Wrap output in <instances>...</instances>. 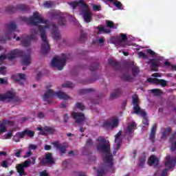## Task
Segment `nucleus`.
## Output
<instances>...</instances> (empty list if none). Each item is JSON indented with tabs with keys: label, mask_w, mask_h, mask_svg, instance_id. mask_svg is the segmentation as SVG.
<instances>
[{
	"label": "nucleus",
	"mask_w": 176,
	"mask_h": 176,
	"mask_svg": "<svg viewBox=\"0 0 176 176\" xmlns=\"http://www.w3.org/2000/svg\"><path fill=\"white\" fill-rule=\"evenodd\" d=\"M98 144L96 146V149L100 153H104L103 157V160L109 156L111 159V162H113V155L111 153V145L109 144V141L105 140L104 138H99L98 139Z\"/></svg>",
	"instance_id": "f257e3e1"
},
{
	"label": "nucleus",
	"mask_w": 176,
	"mask_h": 176,
	"mask_svg": "<svg viewBox=\"0 0 176 176\" xmlns=\"http://www.w3.org/2000/svg\"><path fill=\"white\" fill-rule=\"evenodd\" d=\"M46 28H49L47 25H38V30H39L41 38L43 41L41 44V53L43 54H47L50 52V45L47 41V36L46 35Z\"/></svg>",
	"instance_id": "f03ea898"
},
{
	"label": "nucleus",
	"mask_w": 176,
	"mask_h": 176,
	"mask_svg": "<svg viewBox=\"0 0 176 176\" xmlns=\"http://www.w3.org/2000/svg\"><path fill=\"white\" fill-rule=\"evenodd\" d=\"M56 96L60 100H69V96L65 92L59 91L58 92H54L52 89H48L43 95V98L44 101H47L48 104H52V101L47 100V98H53Z\"/></svg>",
	"instance_id": "7ed1b4c3"
},
{
	"label": "nucleus",
	"mask_w": 176,
	"mask_h": 176,
	"mask_svg": "<svg viewBox=\"0 0 176 176\" xmlns=\"http://www.w3.org/2000/svg\"><path fill=\"white\" fill-rule=\"evenodd\" d=\"M21 20L27 23V24H31L32 25H38V24H46V21L39 16L38 12H34L33 16L27 18V16H21Z\"/></svg>",
	"instance_id": "20e7f679"
},
{
	"label": "nucleus",
	"mask_w": 176,
	"mask_h": 176,
	"mask_svg": "<svg viewBox=\"0 0 176 176\" xmlns=\"http://www.w3.org/2000/svg\"><path fill=\"white\" fill-rule=\"evenodd\" d=\"M17 30V25L14 22H10L6 27V36L0 37V43H5L6 41L12 39V34Z\"/></svg>",
	"instance_id": "39448f33"
},
{
	"label": "nucleus",
	"mask_w": 176,
	"mask_h": 176,
	"mask_svg": "<svg viewBox=\"0 0 176 176\" xmlns=\"http://www.w3.org/2000/svg\"><path fill=\"white\" fill-rule=\"evenodd\" d=\"M104 164L99 168L97 173L98 176H104L105 173H108L109 170L113 168V161L111 157L107 156L103 160Z\"/></svg>",
	"instance_id": "423d86ee"
},
{
	"label": "nucleus",
	"mask_w": 176,
	"mask_h": 176,
	"mask_svg": "<svg viewBox=\"0 0 176 176\" xmlns=\"http://www.w3.org/2000/svg\"><path fill=\"white\" fill-rule=\"evenodd\" d=\"M65 63H67V55L63 54L61 57L56 56L53 58L52 65L58 68L59 71H63L65 67Z\"/></svg>",
	"instance_id": "0eeeda50"
},
{
	"label": "nucleus",
	"mask_w": 176,
	"mask_h": 176,
	"mask_svg": "<svg viewBox=\"0 0 176 176\" xmlns=\"http://www.w3.org/2000/svg\"><path fill=\"white\" fill-rule=\"evenodd\" d=\"M22 56L21 52H20V50L15 49L14 50L10 51L7 54H1L0 56V64H2L6 58L9 61H12V60H14V58H17V56Z\"/></svg>",
	"instance_id": "6e6552de"
},
{
	"label": "nucleus",
	"mask_w": 176,
	"mask_h": 176,
	"mask_svg": "<svg viewBox=\"0 0 176 176\" xmlns=\"http://www.w3.org/2000/svg\"><path fill=\"white\" fill-rule=\"evenodd\" d=\"M80 3L81 6L84 8V10L82 11V14L85 22L87 23H91L93 15L91 14L90 10H89V6L84 1H80Z\"/></svg>",
	"instance_id": "1a4fd4ad"
},
{
	"label": "nucleus",
	"mask_w": 176,
	"mask_h": 176,
	"mask_svg": "<svg viewBox=\"0 0 176 176\" xmlns=\"http://www.w3.org/2000/svg\"><path fill=\"white\" fill-rule=\"evenodd\" d=\"M118 124H119V120L115 117H111L103 122L102 127L105 130H110V129L118 127Z\"/></svg>",
	"instance_id": "9d476101"
},
{
	"label": "nucleus",
	"mask_w": 176,
	"mask_h": 176,
	"mask_svg": "<svg viewBox=\"0 0 176 176\" xmlns=\"http://www.w3.org/2000/svg\"><path fill=\"white\" fill-rule=\"evenodd\" d=\"M34 34H31L30 36H27L25 38H21V43L23 47H28V46H31V42H32V41H38V37L36 36L38 32L34 30Z\"/></svg>",
	"instance_id": "9b49d317"
},
{
	"label": "nucleus",
	"mask_w": 176,
	"mask_h": 176,
	"mask_svg": "<svg viewBox=\"0 0 176 176\" xmlns=\"http://www.w3.org/2000/svg\"><path fill=\"white\" fill-rule=\"evenodd\" d=\"M16 10H21L22 12H28L30 8L28 6L25 4H18L16 7H13L12 6H8L6 8V12L7 13H14Z\"/></svg>",
	"instance_id": "f8f14e48"
},
{
	"label": "nucleus",
	"mask_w": 176,
	"mask_h": 176,
	"mask_svg": "<svg viewBox=\"0 0 176 176\" xmlns=\"http://www.w3.org/2000/svg\"><path fill=\"white\" fill-rule=\"evenodd\" d=\"M135 129H137V124H135V122L128 124L125 131V135L128 142L130 141L131 138H133V136L134 135V130H135Z\"/></svg>",
	"instance_id": "ddd939ff"
},
{
	"label": "nucleus",
	"mask_w": 176,
	"mask_h": 176,
	"mask_svg": "<svg viewBox=\"0 0 176 176\" xmlns=\"http://www.w3.org/2000/svg\"><path fill=\"white\" fill-rule=\"evenodd\" d=\"M140 102V99L138 98V96L137 94H135L132 96V104L134 106L133 107V113H140V112H142L144 109H142L141 107H140V104H138Z\"/></svg>",
	"instance_id": "4468645a"
},
{
	"label": "nucleus",
	"mask_w": 176,
	"mask_h": 176,
	"mask_svg": "<svg viewBox=\"0 0 176 176\" xmlns=\"http://www.w3.org/2000/svg\"><path fill=\"white\" fill-rule=\"evenodd\" d=\"M72 116L73 119H74L76 123H78V124H82V122L86 120V116L83 113H77L73 111L72 112Z\"/></svg>",
	"instance_id": "2eb2a0df"
},
{
	"label": "nucleus",
	"mask_w": 176,
	"mask_h": 176,
	"mask_svg": "<svg viewBox=\"0 0 176 176\" xmlns=\"http://www.w3.org/2000/svg\"><path fill=\"white\" fill-rule=\"evenodd\" d=\"M41 164H54V159L53 158V154L48 153L45 154V157L41 161Z\"/></svg>",
	"instance_id": "dca6fc26"
},
{
	"label": "nucleus",
	"mask_w": 176,
	"mask_h": 176,
	"mask_svg": "<svg viewBox=\"0 0 176 176\" xmlns=\"http://www.w3.org/2000/svg\"><path fill=\"white\" fill-rule=\"evenodd\" d=\"M12 79L15 81V82H18V83L21 85L23 86V85H24V82H25L26 78V76L25 74H23V73H19L17 75H14L12 76Z\"/></svg>",
	"instance_id": "f3484780"
},
{
	"label": "nucleus",
	"mask_w": 176,
	"mask_h": 176,
	"mask_svg": "<svg viewBox=\"0 0 176 176\" xmlns=\"http://www.w3.org/2000/svg\"><path fill=\"white\" fill-rule=\"evenodd\" d=\"M22 54L21 56H18L17 57H22V64L23 65H30L31 64V56L30 54H26L22 50H20Z\"/></svg>",
	"instance_id": "a211bd4d"
},
{
	"label": "nucleus",
	"mask_w": 176,
	"mask_h": 176,
	"mask_svg": "<svg viewBox=\"0 0 176 176\" xmlns=\"http://www.w3.org/2000/svg\"><path fill=\"white\" fill-rule=\"evenodd\" d=\"M52 17L54 19H58V25H65V18L64 16H63V15H61V12H54L52 13Z\"/></svg>",
	"instance_id": "6ab92c4d"
},
{
	"label": "nucleus",
	"mask_w": 176,
	"mask_h": 176,
	"mask_svg": "<svg viewBox=\"0 0 176 176\" xmlns=\"http://www.w3.org/2000/svg\"><path fill=\"white\" fill-rule=\"evenodd\" d=\"M52 145H54V146L56 148L58 151H59L61 155H63V153L67 152V146L63 145L58 142H53Z\"/></svg>",
	"instance_id": "aec40b11"
},
{
	"label": "nucleus",
	"mask_w": 176,
	"mask_h": 176,
	"mask_svg": "<svg viewBox=\"0 0 176 176\" xmlns=\"http://www.w3.org/2000/svg\"><path fill=\"white\" fill-rule=\"evenodd\" d=\"M122 131H119L118 133L115 135V142L116 143V149L119 151L120 149V145H122V142L123 140L122 139Z\"/></svg>",
	"instance_id": "412c9836"
},
{
	"label": "nucleus",
	"mask_w": 176,
	"mask_h": 176,
	"mask_svg": "<svg viewBox=\"0 0 176 176\" xmlns=\"http://www.w3.org/2000/svg\"><path fill=\"white\" fill-rule=\"evenodd\" d=\"M51 34L52 35V38L56 41L60 39V32L58 31V28L55 24L52 25Z\"/></svg>",
	"instance_id": "4be33fe9"
},
{
	"label": "nucleus",
	"mask_w": 176,
	"mask_h": 176,
	"mask_svg": "<svg viewBox=\"0 0 176 176\" xmlns=\"http://www.w3.org/2000/svg\"><path fill=\"white\" fill-rule=\"evenodd\" d=\"M136 115H139L141 118H143L142 123L144 126H149V120H148V114L145 110H142V112L136 113Z\"/></svg>",
	"instance_id": "5701e85b"
},
{
	"label": "nucleus",
	"mask_w": 176,
	"mask_h": 176,
	"mask_svg": "<svg viewBox=\"0 0 176 176\" xmlns=\"http://www.w3.org/2000/svg\"><path fill=\"white\" fill-rule=\"evenodd\" d=\"M157 130V124H154L151 129V133L149 138L151 142H155V137L156 135V131Z\"/></svg>",
	"instance_id": "b1692460"
},
{
	"label": "nucleus",
	"mask_w": 176,
	"mask_h": 176,
	"mask_svg": "<svg viewBox=\"0 0 176 176\" xmlns=\"http://www.w3.org/2000/svg\"><path fill=\"white\" fill-rule=\"evenodd\" d=\"M122 93H123V90L122 88H117L113 89V91L110 95V98L113 100V98H118V97H120L122 96Z\"/></svg>",
	"instance_id": "393cba45"
},
{
	"label": "nucleus",
	"mask_w": 176,
	"mask_h": 176,
	"mask_svg": "<svg viewBox=\"0 0 176 176\" xmlns=\"http://www.w3.org/2000/svg\"><path fill=\"white\" fill-rule=\"evenodd\" d=\"M108 63L114 69H120V63L116 61V60L109 58Z\"/></svg>",
	"instance_id": "a878e982"
},
{
	"label": "nucleus",
	"mask_w": 176,
	"mask_h": 176,
	"mask_svg": "<svg viewBox=\"0 0 176 176\" xmlns=\"http://www.w3.org/2000/svg\"><path fill=\"white\" fill-rule=\"evenodd\" d=\"M16 172L20 176L27 175V173H25V170L24 169L25 168L24 166H23L22 164H17L16 166Z\"/></svg>",
	"instance_id": "bb28decb"
},
{
	"label": "nucleus",
	"mask_w": 176,
	"mask_h": 176,
	"mask_svg": "<svg viewBox=\"0 0 176 176\" xmlns=\"http://www.w3.org/2000/svg\"><path fill=\"white\" fill-rule=\"evenodd\" d=\"M146 162V154L145 153H142V155L139 157V167H144V164H145Z\"/></svg>",
	"instance_id": "cd10ccee"
},
{
	"label": "nucleus",
	"mask_w": 176,
	"mask_h": 176,
	"mask_svg": "<svg viewBox=\"0 0 176 176\" xmlns=\"http://www.w3.org/2000/svg\"><path fill=\"white\" fill-rule=\"evenodd\" d=\"M107 2L113 3V5L118 9V10H123V4L118 0H107Z\"/></svg>",
	"instance_id": "c85d7f7f"
},
{
	"label": "nucleus",
	"mask_w": 176,
	"mask_h": 176,
	"mask_svg": "<svg viewBox=\"0 0 176 176\" xmlns=\"http://www.w3.org/2000/svg\"><path fill=\"white\" fill-rule=\"evenodd\" d=\"M126 41H127V35L123 33H121L120 37L116 38V42L118 45H122L123 42H126Z\"/></svg>",
	"instance_id": "c756f323"
},
{
	"label": "nucleus",
	"mask_w": 176,
	"mask_h": 176,
	"mask_svg": "<svg viewBox=\"0 0 176 176\" xmlns=\"http://www.w3.org/2000/svg\"><path fill=\"white\" fill-rule=\"evenodd\" d=\"M148 162L150 166H152L153 164L159 166V158L156 157L155 155H151L148 159Z\"/></svg>",
	"instance_id": "7c9ffc66"
},
{
	"label": "nucleus",
	"mask_w": 176,
	"mask_h": 176,
	"mask_svg": "<svg viewBox=\"0 0 176 176\" xmlns=\"http://www.w3.org/2000/svg\"><path fill=\"white\" fill-rule=\"evenodd\" d=\"M3 101L5 100H13L14 98V94L12 91H7L3 95Z\"/></svg>",
	"instance_id": "2f4dec72"
},
{
	"label": "nucleus",
	"mask_w": 176,
	"mask_h": 176,
	"mask_svg": "<svg viewBox=\"0 0 176 176\" xmlns=\"http://www.w3.org/2000/svg\"><path fill=\"white\" fill-rule=\"evenodd\" d=\"M131 69L132 72L133 76H137V75H138V74H140V67H138L134 65H132L131 66Z\"/></svg>",
	"instance_id": "473e14b6"
},
{
	"label": "nucleus",
	"mask_w": 176,
	"mask_h": 176,
	"mask_svg": "<svg viewBox=\"0 0 176 176\" xmlns=\"http://www.w3.org/2000/svg\"><path fill=\"white\" fill-rule=\"evenodd\" d=\"M121 78L122 80H126V82H131L133 79L131 75L129 74V72H127V74H124Z\"/></svg>",
	"instance_id": "72a5a7b5"
},
{
	"label": "nucleus",
	"mask_w": 176,
	"mask_h": 176,
	"mask_svg": "<svg viewBox=\"0 0 176 176\" xmlns=\"http://www.w3.org/2000/svg\"><path fill=\"white\" fill-rule=\"evenodd\" d=\"M150 68H151V71L157 72V71H159V64L157 63V62L152 61V62H151Z\"/></svg>",
	"instance_id": "f704fd0d"
},
{
	"label": "nucleus",
	"mask_w": 176,
	"mask_h": 176,
	"mask_svg": "<svg viewBox=\"0 0 176 176\" xmlns=\"http://www.w3.org/2000/svg\"><path fill=\"white\" fill-rule=\"evenodd\" d=\"M87 39V34L83 32V30L81 31L80 37H79V42L81 43H83V42H86V40Z\"/></svg>",
	"instance_id": "c9c22d12"
},
{
	"label": "nucleus",
	"mask_w": 176,
	"mask_h": 176,
	"mask_svg": "<svg viewBox=\"0 0 176 176\" xmlns=\"http://www.w3.org/2000/svg\"><path fill=\"white\" fill-rule=\"evenodd\" d=\"M97 29L98 30L99 32H104V34H110V32H111V29H107L102 25L98 26Z\"/></svg>",
	"instance_id": "e433bc0d"
},
{
	"label": "nucleus",
	"mask_w": 176,
	"mask_h": 176,
	"mask_svg": "<svg viewBox=\"0 0 176 176\" xmlns=\"http://www.w3.org/2000/svg\"><path fill=\"white\" fill-rule=\"evenodd\" d=\"M173 131V129H171V127L168 126V128H166L163 133H162V138H166L168 135H170V133Z\"/></svg>",
	"instance_id": "4c0bfd02"
},
{
	"label": "nucleus",
	"mask_w": 176,
	"mask_h": 176,
	"mask_svg": "<svg viewBox=\"0 0 176 176\" xmlns=\"http://www.w3.org/2000/svg\"><path fill=\"white\" fill-rule=\"evenodd\" d=\"M93 91H94V89H93V88L80 89L79 94H80V96H82L83 94H87V93H91Z\"/></svg>",
	"instance_id": "58836bf2"
},
{
	"label": "nucleus",
	"mask_w": 176,
	"mask_h": 176,
	"mask_svg": "<svg viewBox=\"0 0 176 176\" xmlns=\"http://www.w3.org/2000/svg\"><path fill=\"white\" fill-rule=\"evenodd\" d=\"M25 135H27L30 138H33V137L35 135V131H31L30 129H25L24 130Z\"/></svg>",
	"instance_id": "ea45409f"
},
{
	"label": "nucleus",
	"mask_w": 176,
	"mask_h": 176,
	"mask_svg": "<svg viewBox=\"0 0 176 176\" xmlns=\"http://www.w3.org/2000/svg\"><path fill=\"white\" fill-rule=\"evenodd\" d=\"M80 2H83V1H80L79 2L78 1H72L69 5L73 8V9H76L77 6H80V8H83L82 6V4H80Z\"/></svg>",
	"instance_id": "a19ab883"
},
{
	"label": "nucleus",
	"mask_w": 176,
	"mask_h": 176,
	"mask_svg": "<svg viewBox=\"0 0 176 176\" xmlns=\"http://www.w3.org/2000/svg\"><path fill=\"white\" fill-rule=\"evenodd\" d=\"M166 161L165 162V166L166 167H171L173 166V161L171 160V156L168 155L166 157Z\"/></svg>",
	"instance_id": "79ce46f5"
},
{
	"label": "nucleus",
	"mask_w": 176,
	"mask_h": 176,
	"mask_svg": "<svg viewBox=\"0 0 176 176\" xmlns=\"http://www.w3.org/2000/svg\"><path fill=\"white\" fill-rule=\"evenodd\" d=\"M37 130H38L39 134L41 135H47L46 126L45 127H37Z\"/></svg>",
	"instance_id": "37998d69"
},
{
	"label": "nucleus",
	"mask_w": 176,
	"mask_h": 176,
	"mask_svg": "<svg viewBox=\"0 0 176 176\" xmlns=\"http://www.w3.org/2000/svg\"><path fill=\"white\" fill-rule=\"evenodd\" d=\"M98 63H94L91 66L89 67V70L91 71V72H94V71H97L98 69Z\"/></svg>",
	"instance_id": "c03bdc74"
},
{
	"label": "nucleus",
	"mask_w": 176,
	"mask_h": 176,
	"mask_svg": "<svg viewBox=\"0 0 176 176\" xmlns=\"http://www.w3.org/2000/svg\"><path fill=\"white\" fill-rule=\"evenodd\" d=\"M74 87V83L71 82L70 81H67L65 83L62 85V87H68L69 89H72Z\"/></svg>",
	"instance_id": "a18cd8bd"
},
{
	"label": "nucleus",
	"mask_w": 176,
	"mask_h": 176,
	"mask_svg": "<svg viewBox=\"0 0 176 176\" xmlns=\"http://www.w3.org/2000/svg\"><path fill=\"white\" fill-rule=\"evenodd\" d=\"M151 93H153V94H155V96H157V97L162 96V91L160 89H151Z\"/></svg>",
	"instance_id": "49530a36"
},
{
	"label": "nucleus",
	"mask_w": 176,
	"mask_h": 176,
	"mask_svg": "<svg viewBox=\"0 0 176 176\" xmlns=\"http://www.w3.org/2000/svg\"><path fill=\"white\" fill-rule=\"evenodd\" d=\"M76 108H77V109H80V111H85V107L82 102H77L76 104Z\"/></svg>",
	"instance_id": "de8ad7c7"
},
{
	"label": "nucleus",
	"mask_w": 176,
	"mask_h": 176,
	"mask_svg": "<svg viewBox=\"0 0 176 176\" xmlns=\"http://www.w3.org/2000/svg\"><path fill=\"white\" fill-rule=\"evenodd\" d=\"M159 78H147V82H148V83H153V85H157Z\"/></svg>",
	"instance_id": "09e8293b"
},
{
	"label": "nucleus",
	"mask_w": 176,
	"mask_h": 176,
	"mask_svg": "<svg viewBox=\"0 0 176 176\" xmlns=\"http://www.w3.org/2000/svg\"><path fill=\"white\" fill-rule=\"evenodd\" d=\"M106 25H107V27H108L109 28H115V30L118 28L115 27V23H113V21H107Z\"/></svg>",
	"instance_id": "8fccbe9b"
},
{
	"label": "nucleus",
	"mask_w": 176,
	"mask_h": 176,
	"mask_svg": "<svg viewBox=\"0 0 176 176\" xmlns=\"http://www.w3.org/2000/svg\"><path fill=\"white\" fill-rule=\"evenodd\" d=\"M5 126H6L5 122H2L0 124V134H2L3 133H6L7 129H6V127Z\"/></svg>",
	"instance_id": "3c124183"
},
{
	"label": "nucleus",
	"mask_w": 176,
	"mask_h": 176,
	"mask_svg": "<svg viewBox=\"0 0 176 176\" xmlns=\"http://www.w3.org/2000/svg\"><path fill=\"white\" fill-rule=\"evenodd\" d=\"M157 85H160L162 87L167 86V81L163 79H158Z\"/></svg>",
	"instance_id": "603ef678"
},
{
	"label": "nucleus",
	"mask_w": 176,
	"mask_h": 176,
	"mask_svg": "<svg viewBox=\"0 0 176 176\" xmlns=\"http://www.w3.org/2000/svg\"><path fill=\"white\" fill-rule=\"evenodd\" d=\"M47 129V134H54L56 133V129L50 126H46Z\"/></svg>",
	"instance_id": "864d4df0"
},
{
	"label": "nucleus",
	"mask_w": 176,
	"mask_h": 176,
	"mask_svg": "<svg viewBox=\"0 0 176 176\" xmlns=\"http://www.w3.org/2000/svg\"><path fill=\"white\" fill-rule=\"evenodd\" d=\"M21 164L24 168H27L30 167V164H31V160H25L23 164Z\"/></svg>",
	"instance_id": "5fc2aeb1"
},
{
	"label": "nucleus",
	"mask_w": 176,
	"mask_h": 176,
	"mask_svg": "<svg viewBox=\"0 0 176 176\" xmlns=\"http://www.w3.org/2000/svg\"><path fill=\"white\" fill-rule=\"evenodd\" d=\"M1 166L3 167V168H8L9 167V162H8L7 160H4L1 162Z\"/></svg>",
	"instance_id": "6e6d98bb"
},
{
	"label": "nucleus",
	"mask_w": 176,
	"mask_h": 176,
	"mask_svg": "<svg viewBox=\"0 0 176 176\" xmlns=\"http://www.w3.org/2000/svg\"><path fill=\"white\" fill-rule=\"evenodd\" d=\"M45 8H53V2L51 1H45L44 3Z\"/></svg>",
	"instance_id": "4d7b16f0"
},
{
	"label": "nucleus",
	"mask_w": 176,
	"mask_h": 176,
	"mask_svg": "<svg viewBox=\"0 0 176 176\" xmlns=\"http://www.w3.org/2000/svg\"><path fill=\"white\" fill-rule=\"evenodd\" d=\"M38 148V146L35 144H30L28 146V151H36Z\"/></svg>",
	"instance_id": "13d9d810"
},
{
	"label": "nucleus",
	"mask_w": 176,
	"mask_h": 176,
	"mask_svg": "<svg viewBox=\"0 0 176 176\" xmlns=\"http://www.w3.org/2000/svg\"><path fill=\"white\" fill-rule=\"evenodd\" d=\"M148 54H150V56H152L153 57H156V52H154L153 50L149 49L147 50Z\"/></svg>",
	"instance_id": "bf43d9fd"
},
{
	"label": "nucleus",
	"mask_w": 176,
	"mask_h": 176,
	"mask_svg": "<svg viewBox=\"0 0 176 176\" xmlns=\"http://www.w3.org/2000/svg\"><path fill=\"white\" fill-rule=\"evenodd\" d=\"M16 135H18V137L21 140V138H23V137H25V133L24 132V131H23L22 132H18L16 133Z\"/></svg>",
	"instance_id": "052dcab7"
},
{
	"label": "nucleus",
	"mask_w": 176,
	"mask_h": 176,
	"mask_svg": "<svg viewBox=\"0 0 176 176\" xmlns=\"http://www.w3.org/2000/svg\"><path fill=\"white\" fill-rule=\"evenodd\" d=\"M139 57H142V58H148V55L142 52L138 53Z\"/></svg>",
	"instance_id": "680f3d73"
},
{
	"label": "nucleus",
	"mask_w": 176,
	"mask_h": 176,
	"mask_svg": "<svg viewBox=\"0 0 176 176\" xmlns=\"http://www.w3.org/2000/svg\"><path fill=\"white\" fill-rule=\"evenodd\" d=\"M86 145L89 147L93 146V140L91 138H89L86 142Z\"/></svg>",
	"instance_id": "e2e57ef3"
},
{
	"label": "nucleus",
	"mask_w": 176,
	"mask_h": 176,
	"mask_svg": "<svg viewBox=\"0 0 176 176\" xmlns=\"http://www.w3.org/2000/svg\"><path fill=\"white\" fill-rule=\"evenodd\" d=\"M20 138L19 135H16V133L14 135V138L12 139V141H14V142H20Z\"/></svg>",
	"instance_id": "0e129e2a"
},
{
	"label": "nucleus",
	"mask_w": 176,
	"mask_h": 176,
	"mask_svg": "<svg viewBox=\"0 0 176 176\" xmlns=\"http://www.w3.org/2000/svg\"><path fill=\"white\" fill-rule=\"evenodd\" d=\"M100 8H101L100 6L94 4L92 9L93 10H95V12H98L100 11Z\"/></svg>",
	"instance_id": "69168bd1"
},
{
	"label": "nucleus",
	"mask_w": 176,
	"mask_h": 176,
	"mask_svg": "<svg viewBox=\"0 0 176 176\" xmlns=\"http://www.w3.org/2000/svg\"><path fill=\"white\" fill-rule=\"evenodd\" d=\"M45 113L40 111L38 112L37 117L39 118L40 119H43V118H45Z\"/></svg>",
	"instance_id": "338daca9"
},
{
	"label": "nucleus",
	"mask_w": 176,
	"mask_h": 176,
	"mask_svg": "<svg viewBox=\"0 0 176 176\" xmlns=\"http://www.w3.org/2000/svg\"><path fill=\"white\" fill-rule=\"evenodd\" d=\"M167 171H168V169L165 168L164 170H162L160 176H167Z\"/></svg>",
	"instance_id": "774afa93"
}]
</instances>
